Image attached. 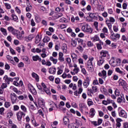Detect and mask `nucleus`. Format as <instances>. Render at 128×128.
<instances>
[{
  "mask_svg": "<svg viewBox=\"0 0 128 128\" xmlns=\"http://www.w3.org/2000/svg\"><path fill=\"white\" fill-rule=\"evenodd\" d=\"M11 16L13 20H14L15 22H16V20H18V16L14 14H12Z\"/></svg>",
  "mask_w": 128,
  "mask_h": 128,
  "instance_id": "79ce46f5",
  "label": "nucleus"
},
{
  "mask_svg": "<svg viewBox=\"0 0 128 128\" xmlns=\"http://www.w3.org/2000/svg\"><path fill=\"white\" fill-rule=\"evenodd\" d=\"M102 16H104V18H108V12H104L102 14Z\"/></svg>",
  "mask_w": 128,
  "mask_h": 128,
  "instance_id": "4d7b16f0",
  "label": "nucleus"
},
{
  "mask_svg": "<svg viewBox=\"0 0 128 128\" xmlns=\"http://www.w3.org/2000/svg\"><path fill=\"white\" fill-rule=\"evenodd\" d=\"M71 56L73 62H76L78 60V56L75 54H72Z\"/></svg>",
  "mask_w": 128,
  "mask_h": 128,
  "instance_id": "cd10ccee",
  "label": "nucleus"
},
{
  "mask_svg": "<svg viewBox=\"0 0 128 128\" xmlns=\"http://www.w3.org/2000/svg\"><path fill=\"white\" fill-rule=\"evenodd\" d=\"M60 22H68V20L64 17H62L60 20Z\"/></svg>",
  "mask_w": 128,
  "mask_h": 128,
  "instance_id": "58836bf2",
  "label": "nucleus"
},
{
  "mask_svg": "<svg viewBox=\"0 0 128 128\" xmlns=\"http://www.w3.org/2000/svg\"><path fill=\"white\" fill-rule=\"evenodd\" d=\"M81 72L84 74V76H86L87 74L86 70V68H82Z\"/></svg>",
  "mask_w": 128,
  "mask_h": 128,
  "instance_id": "774afa93",
  "label": "nucleus"
},
{
  "mask_svg": "<svg viewBox=\"0 0 128 128\" xmlns=\"http://www.w3.org/2000/svg\"><path fill=\"white\" fill-rule=\"evenodd\" d=\"M10 102H6L4 104V106L6 108H10Z\"/></svg>",
  "mask_w": 128,
  "mask_h": 128,
  "instance_id": "de8ad7c7",
  "label": "nucleus"
},
{
  "mask_svg": "<svg viewBox=\"0 0 128 128\" xmlns=\"http://www.w3.org/2000/svg\"><path fill=\"white\" fill-rule=\"evenodd\" d=\"M114 94L116 96H120V90H118V89H116L114 91Z\"/></svg>",
  "mask_w": 128,
  "mask_h": 128,
  "instance_id": "a19ab883",
  "label": "nucleus"
},
{
  "mask_svg": "<svg viewBox=\"0 0 128 128\" xmlns=\"http://www.w3.org/2000/svg\"><path fill=\"white\" fill-rule=\"evenodd\" d=\"M57 69L58 70V71L57 72V74L58 75L62 74V70H61L58 67L57 68Z\"/></svg>",
  "mask_w": 128,
  "mask_h": 128,
  "instance_id": "864d4df0",
  "label": "nucleus"
},
{
  "mask_svg": "<svg viewBox=\"0 0 128 128\" xmlns=\"http://www.w3.org/2000/svg\"><path fill=\"white\" fill-rule=\"evenodd\" d=\"M26 12H30L32 10V5L26 6Z\"/></svg>",
  "mask_w": 128,
  "mask_h": 128,
  "instance_id": "680f3d73",
  "label": "nucleus"
},
{
  "mask_svg": "<svg viewBox=\"0 0 128 128\" xmlns=\"http://www.w3.org/2000/svg\"><path fill=\"white\" fill-rule=\"evenodd\" d=\"M92 84L94 86H98V84H99L98 81V80L96 79L93 80Z\"/></svg>",
  "mask_w": 128,
  "mask_h": 128,
  "instance_id": "3c124183",
  "label": "nucleus"
},
{
  "mask_svg": "<svg viewBox=\"0 0 128 128\" xmlns=\"http://www.w3.org/2000/svg\"><path fill=\"white\" fill-rule=\"evenodd\" d=\"M3 80L5 81L6 84H10V82H14V79L12 78H8L6 75L4 76Z\"/></svg>",
  "mask_w": 128,
  "mask_h": 128,
  "instance_id": "9d476101",
  "label": "nucleus"
},
{
  "mask_svg": "<svg viewBox=\"0 0 128 128\" xmlns=\"http://www.w3.org/2000/svg\"><path fill=\"white\" fill-rule=\"evenodd\" d=\"M106 24L108 26L109 30H112V23H110V20H106Z\"/></svg>",
  "mask_w": 128,
  "mask_h": 128,
  "instance_id": "393cba45",
  "label": "nucleus"
},
{
  "mask_svg": "<svg viewBox=\"0 0 128 128\" xmlns=\"http://www.w3.org/2000/svg\"><path fill=\"white\" fill-rule=\"evenodd\" d=\"M60 82V78H56L55 83L56 84H58Z\"/></svg>",
  "mask_w": 128,
  "mask_h": 128,
  "instance_id": "0e129e2a",
  "label": "nucleus"
},
{
  "mask_svg": "<svg viewBox=\"0 0 128 128\" xmlns=\"http://www.w3.org/2000/svg\"><path fill=\"white\" fill-rule=\"evenodd\" d=\"M122 14L125 16V18H128V12L126 10H124L121 12Z\"/></svg>",
  "mask_w": 128,
  "mask_h": 128,
  "instance_id": "4c0bfd02",
  "label": "nucleus"
},
{
  "mask_svg": "<svg viewBox=\"0 0 128 128\" xmlns=\"http://www.w3.org/2000/svg\"><path fill=\"white\" fill-rule=\"evenodd\" d=\"M82 30L84 32H88V34H92V28L88 24H84L82 27Z\"/></svg>",
  "mask_w": 128,
  "mask_h": 128,
  "instance_id": "7ed1b4c3",
  "label": "nucleus"
},
{
  "mask_svg": "<svg viewBox=\"0 0 128 128\" xmlns=\"http://www.w3.org/2000/svg\"><path fill=\"white\" fill-rule=\"evenodd\" d=\"M115 72H118V74H122V76L126 75V73L120 70V68H115Z\"/></svg>",
  "mask_w": 128,
  "mask_h": 128,
  "instance_id": "f3484780",
  "label": "nucleus"
},
{
  "mask_svg": "<svg viewBox=\"0 0 128 128\" xmlns=\"http://www.w3.org/2000/svg\"><path fill=\"white\" fill-rule=\"evenodd\" d=\"M56 72V68L54 66H52L49 68V72L52 74H55Z\"/></svg>",
  "mask_w": 128,
  "mask_h": 128,
  "instance_id": "2eb2a0df",
  "label": "nucleus"
},
{
  "mask_svg": "<svg viewBox=\"0 0 128 128\" xmlns=\"http://www.w3.org/2000/svg\"><path fill=\"white\" fill-rule=\"evenodd\" d=\"M104 62V60L102 58L100 57L99 60L98 61L97 64L99 66H102Z\"/></svg>",
  "mask_w": 128,
  "mask_h": 128,
  "instance_id": "aec40b11",
  "label": "nucleus"
},
{
  "mask_svg": "<svg viewBox=\"0 0 128 128\" xmlns=\"http://www.w3.org/2000/svg\"><path fill=\"white\" fill-rule=\"evenodd\" d=\"M0 30L4 36H8V32H6V29L1 28Z\"/></svg>",
  "mask_w": 128,
  "mask_h": 128,
  "instance_id": "f704fd0d",
  "label": "nucleus"
},
{
  "mask_svg": "<svg viewBox=\"0 0 128 128\" xmlns=\"http://www.w3.org/2000/svg\"><path fill=\"white\" fill-rule=\"evenodd\" d=\"M94 57H90L88 58V60L86 64V68L87 69V70L89 72H94V64H92V62L94 61Z\"/></svg>",
  "mask_w": 128,
  "mask_h": 128,
  "instance_id": "f257e3e1",
  "label": "nucleus"
},
{
  "mask_svg": "<svg viewBox=\"0 0 128 128\" xmlns=\"http://www.w3.org/2000/svg\"><path fill=\"white\" fill-rule=\"evenodd\" d=\"M20 110V106L18 105H14V110L16 112V110Z\"/></svg>",
  "mask_w": 128,
  "mask_h": 128,
  "instance_id": "6e6d98bb",
  "label": "nucleus"
},
{
  "mask_svg": "<svg viewBox=\"0 0 128 128\" xmlns=\"http://www.w3.org/2000/svg\"><path fill=\"white\" fill-rule=\"evenodd\" d=\"M108 52L107 51L102 50L100 52V56H101L100 58H106V54H108Z\"/></svg>",
  "mask_w": 128,
  "mask_h": 128,
  "instance_id": "6ab92c4d",
  "label": "nucleus"
},
{
  "mask_svg": "<svg viewBox=\"0 0 128 128\" xmlns=\"http://www.w3.org/2000/svg\"><path fill=\"white\" fill-rule=\"evenodd\" d=\"M90 114L92 116H94L96 114V110H94V108H92L90 110Z\"/></svg>",
  "mask_w": 128,
  "mask_h": 128,
  "instance_id": "72a5a7b5",
  "label": "nucleus"
},
{
  "mask_svg": "<svg viewBox=\"0 0 128 128\" xmlns=\"http://www.w3.org/2000/svg\"><path fill=\"white\" fill-rule=\"evenodd\" d=\"M110 38L114 40H116V35H115L114 33L113 32L111 34Z\"/></svg>",
  "mask_w": 128,
  "mask_h": 128,
  "instance_id": "a18cd8bd",
  "label": "nucleus"
},
{
  "mask_svg": "<svg viewBox=\"0 0 128 128\" xmlns=\"http://www.w3.org/2000/svg\"><path fill=\"white\" fill-rule=\"evenodd\" d=\"M96 45L98 50H102V46L104 45V42L102 40H99L98 43H97Z\"/></svg>",
  "mask_w": 128,
  "mask_h": 128,
  "instance_id": "dca6fc26",
  "label": "nucleus"
},
{
  "mask_svg": "<svg viewBox=\"0 0 128 128\" xmlns=\"http://www.w3.org/2000/svg\"><path fill=\"white\" fill-rule=\"evenodd\" d=\"M34 38V36L32 34L29 35L28 37H25V40L28 42V40H32Z\"/></svg>",
  "mask_w": 128,
  "mask_h": 128,
  "instance_id": "c756f323",
  "label": "nucleus"
},
{
  "mask_svg": "<svg viewBox=\"0 0 128 128\" xmlns=\"http://www.w3.org/2000/svg\"><path fill=\"white\" fill-rule=\"evenodd\" d=\"M92 40L94 42H100V40H100V37L98 36L97 35H96L95 36H94L92 38Z\"/></svg>",
  "mask_w": 128,
  "mask_h": 128,
  "instance_id": "a878e982",
  "label": "nucleus"
},
{
  "mask_svg": "<svg viewBox=\"0 0 128 128\" xmlns=\"http://www.w3.org/2000/svg\"><path fill=\"white\" fill-rule=\"evenodd\" d=\"M58 60H60V62H64V54H62V52H59Z\"/></svg>",
  "mask_w": 128,
  "mask_h": 128,
  "instance_id": "ddd939ff",
  "label": "nucleus"
},
{
  "mask_svg": "<svg viewBox=\"0 0 128 128\" xmlns=\"http://www.w3.org/2000/svg\"><path fill=\"white\" fill-rule=\"evenodd\" d=\"M116 128H120L122 126V120L120 118H117L116 120Z\"/></svg>",
  "mask_w": 128,
  "mask_h": 128,
  "instance_id": "f8f14e48",
  "label": "nucleus"
},
{
  "mask_svg": "<svg viewBox=\"0 0 128 128\" xmlns=\"http://www.w3.org/2000/svg\"><path fill=\"white\" fill-rule=\"evenodd\" d=\"M8 30L10 32H11L12 34H14V36H16V34L18 32V30L15 29L14 28V27L12 26L8 28Z\"/></svg>",
  "mask_w": 128,
  "mask_h": 128,
  "instance_id": "423d86ee",
  "label": "nucleus"
},
{
  "mask_svg": "<svg viewBox=\"0 0 128 128\" xmlns=\"http://www.w3.org/2000/svg\"><path fill=\"white\" fill-rule=\"evenodd\" d=\"M24 30H22L21 32L18 30V32L16 34V38L19 40H24Z\"/></svg>",
  "mask_w": 128,
  "mask_h": 128,
  "instance_id": "20e7f679",
  "label": "nucleus"
},
{
  "mask_svg": "<svg viewBox=\"0 0 128 128\" xmlns=\"http://www.w3.org/2000/svg\"><path fill=\"white\" fill-rule=\"evenodd\" d=\"M12 116H14V114L12 112H9L6 114V116L8 118H10Z\"/></svg>",
  "mask_w": 128,
  "mask_h": 128,
  "instance_id": "09e8293b",
  "label": "nucleus"
},
{
  "mask_svg": "<svg viewBox=\"0 0 128 128\" xmlns=\"http://www.w3.org/2000/svg\"><path fill=\"white\" fill-rule=\"evenodd\" d=\"M28 88L29 90L32 94H36V90L32 86V85L30 84L28 85Z\"/></svg>",
  "mask_w": 128,
  "mask_h": 128,
  "instance_id": "1a4fd4ad",
  "label": "nucleus"
},
{
  "mask_svg": "<svg viewBox=\"0 0 128 128\" xmlns=\"http://www.w3.org/2000/svg\"><path fill=\"white\" fill-rule=\"evenodd\" d=\"M94 24L96 30L98 32H100V30H98V22H94Z\"/></svg>",
  "mask_w": 128,
  "mask_h": 128,
  "instance_id": "c9c22d12",
  "label": "nucleus"
},
{
  "mask_svg": "<svg viewBox=\"0 0 128 128\" xmlns=\"http://www.w3.org/2000/svg\"><path fill=\"white\" fill-rule=\"evenodd\" d=\"M87 46H94V44H92V42L91 41H88L87 42Z\"/></svg>",
  "mask_w": 128,
  "mask_h": 128,
  "instance_id": "13d9d810",
  "label": "nucleus"
},
{
  "mask_svg": "<svg viewBox=\"0 0 128 128\" xmlns=\"http://www.w3.org/2000/svg\"><path fill=\"white\" fill-rule=\"evenodd\" d=\"M118 114L120 116H121L122 118H128L126 112L124 110H121L119 112Z\"/></svg>",
  "mask_w": 128,
  "mask_h": 128,
  "instance_id": "9b49d317",
  "label": "nucleus"
},
{
  "mask_svg": "<svg viewBox=\"0 0 128 128\" xmlns=\"http://www.w3.org/2000/svg\"><path fill=\"white\" fill-rule=\"evenodd\" d=\"M80 110H81V112H82V110H84V108H86V104H80Z\"/></svg>",
  "mask_w": 128,
  "mask_h": 128,
  "instance_id": "ea45409f",
  "label": "nucleus"
},
{
  "mask_svg": "<svg viewBox=\"0 0 128 128\" xmlns=\"http://www.w3.org/2000/svg\"><path fill=\"white\" fill-rule=\"evenodd\" d=\"M10 98H11L12 104H16L18 98H16V94L13 92L11 93Z\"/></svg>",
  "mask_w": 128,
  "mask_h": 128,
  "instance_id": "0eeeda50",
  "label": "nucleus"
},
{
  "mask_svg": "<svg viewBox=\"0 0 128 128\" xmlns=\"http://www.w3.org/2000/svg\"><path fill=\"white\" fill-rule=\"evenodd\" d=\"M25 116H26V114H24V112L22 111H19L16 114L18 120L19 122H20V120H22V118H24Z\"/></svg>",
  "mask_w": 128,
  "mask_h": 128,
  "instance_id": "39448f33",
  "label": "nucleus"
},
{
  "mask_svg": "<svg viewBox=\"0 0 128 128\" xmlns=\"http://www.w3.org/2000/svg\"><path fill=\"white\" fill-rule=\"evenodd\" d=\"M32 76L34 78H35L37 82H40V77H38V75L34 72L32 74Z\"/></svg>",
  "mask_w": 128,
  "mask_h": 128,
  "instance_id": "4be33fe9",
  "label": "nucleus"
},
{
  "mask_svg": "<svg viewBox=\"0 0 128 128\" xmlns=\"http://www.w3.org/2000/svg\"><path fill=\"white\" fill-rule=\"evenodd\" d=\"M88 104L89 106H92L94 104V102L92 100H88Z\"/></svg>",
  "mask_w": 128,
  "mask_h": 128,
  "instance_id": "49530a36",
  "label": "nucleus"
},
{
  "mask_svg": "<svg viewBox=\"0 0 128 128\" xmlns=\"http://www.w3.org/2000/svg\"><path fill=\"white\" fill-rule=\"evenodd\" d=\"M118 84L119 86H126V82L124 80L120 79Z\"/></svg>",
  "mask_w": 128,
  "mask_h": 128,
  "instance_id": "4468645a",
  "label": "nucleus"
},
{
  "mask_svg": "<svg viewBox=\"0 0 128 128\" xmlns=\"http://www.w3.org/2000/svg\"><path fill=\"white\" fill-rule=\"evenodd\" d=\"M63 16L64 14H62V13H59L56 14V18H62V16Z\"/></svg>",
  "mask_w": 128,
  "mask_h": 128,
  "instance_id": "e2e57ef3",
  "label": "nucleus"
},
{
  "mask_svg": "<svg viewBox=\"0 0 128 128\" xmlns=\"http://www.w3.org/2000/svg\"><path fill=\"white\" fill-rule=\"evenodd\" d=\"M78 14L80 16V18H81L84 16V14L82 12H79Z\"/></svg>",
  "mask_w": 128,
  "mask_h": 128,
  "instance_id": "603ef678",
  "label": "nucleus"
},
{
  "mask_svg": "<svg viewBox=\"0 0 128 128\" xmlns=\"http://www.w3.org/2000/svg\"><path fill=\"white\" fill-rule=\"evenodd\" d=\"M112 62L110 63V64H111L112 66H118L120 64V62H122L120 58L112 57Z\"/></svg>",
  "mask_w": 128,
  "mask_h": 128,
  "instance_id": "f03ea898",
  "label": "nucleus"
},
{
  "mask_svg": "<svg viewBox=\"0 0 128 128\" xmlns=\"http://www.w3.org/2000/svg\"><path fill=\"white\" fill-rule=\"evenodd\" d=\"M102 32L104 34H108V28L106 26L104 27L102 29Z\"/></svg>",
  "mask_w": 128,
  "mask_h": 128,
  "instance_id": "37998d69",
  "label": "nucleus"
},
{
  "mask_svg": "<svg viewBox=\"0 0 128 128\" xmlns=\"http://www.w3.org/2000/svg\"><path fill=\"white\" fill-rule=\"evenodd\" d=\"M32 60L34 62H36L38 60L39 62H42V58L38 55L33 56Z\"/></svg>",
  "mask_w": 128,
  "mask_h": 128,
  "instance_id": "412c9836",
  "label": "nucleus"
},
{
  "mask_svg": "<svg viewBox=\"0 0 128 128\" xmlns=\"http://www.w3.org/2000/svg\"><path fill=\"white\" fill-rule=\"evenodd\" d=\"M15 10L16 12H17V14H20L22 12L20 11V8H18V7L16 6L15 8Z\"/></svg>",
  "mask_w": 128,
  "mask_h": 128,
  "instance_id": "052dcab7",
  "label": "nucleus"
},
{
  "mask_svg": "<svg viewBox=\"0 0 128 128\" xmlns=\"http://www.w3.org/2000/svg\"><path fill=\"white\" fill-rule=\"evenodd\" d=\"M4 4L6 10H10V8H12V6H10V4L6 2H4Z\"/></svg>",
  "mask_w": 128,
  "mask_h": 128,
  "instance_id": "2f4dec72",
  "label": "nucleus"
},
{
  "mask_svg": "<svg viewBox=\"0 0 128 128\" xmlns=\"http://www.w3.org/2000/svg\"><path fill=\"white\" fill-rule=\"evenodd\" d=\"M42 87L43 88V90L45 92L48 94V96H50V90H48V88H46V85L44 84V83L42 82L41 84Z\"/></svg>",
  "mask_w": 128,
  "mask_h": 128,
  "instance_id": "6e6552de",
  "label": "nucleus"
},
{
  "mask_svg": "<svg viewBox=\"0 0 128 128\" xmlns=\"http://www.w3.org/2000/svg\"><path fill=\"white\" fill-rule=\"evenodd\" d=\"M10 90H13V92H16V94H20V91H18V88L12 86H10Z\"/></svg>",
  "mask_w": 128,
  "mask_h": 128,
  "instance_id": "5701e85b",
  "label": "nucleus"
},
{
  "mask_svg": "<svg viewBox=\"0 0 128 128\" xmlns=\"http://www.w3.org/2000/svg\"><path fill=\"white\" fill-rule=\"evenodd\" d=\"M111 114L113 118H116V111H112Z\"/></svg>",
  "mask_w": 128,
  "mask_h": 128,
  "instance_id": "69168bd1",
  "label": "nucleus"
},
{
  "mask_svg": "<svg viewBox=\"0 0 128 128\" xmlns=\"http://www.w3.org/2000/svg\"><path fill=\"white\" fill-rule=\"evenodd\" d=\"M50 60H51V62H52L54 64H58V59L54 58L52 56H50Z\"/></svg>",
  "mask_w": 128,
  "mask_h": 128,
  "instance_id": "b1692460",
  "label": "nucleus"
},
{
  "mask_svg": "<svg viewBox=\"0 0 128 128\" xmlns=\"http://www.w3.org/2000/svg\"><path fill=\"white\" fill-rule=\"evenodd\" d=\"M40 10H42V12H46V8L44 6H42L40 8Z\"/></svg>",
  "mask_w": 128,
  "mask_h": 128,
  "instance_id": "338daca9",
  "label": "nucleus"
},
{
  "mask_svg": "<svg viewBox=\"0 0 128 128\" xmlns=\"http://www.w3.org/2000/svg\"><path fill=\"white\" fill-rule=\"evenodd\" d=\"M113 30L115 32H118V28L116 26H113Z\"/></svg>",
  "mask_w": 128,
  "mask_h": 128,
  "instance_id": "bf43d9fd",
  "label": "nucleus"
},
{
  "mask_svg": "<svg viewBox=\"0 0 128 128\" xmlns=\"http://www.w3.org/2000/svg\"><path fill=\"white\" fill-rule=\"evenodd\" d=\"M78 88H82V81L81 80H80L78 81Z\"/></svg>",
  "mask_w": 128,
  "mask_h": 128,
  "instance_id": "5fc2aeb1",
  "label": "nucleus"
},
{
  "mask_svg": "<svg viewBox=\"0 0 128 128\" xmlns=\"http://www.w3.org/2000/svg\"><path fill=\"white\" fill-rule=\"evenodd\" d=\"M89 16L91 18H98V13H90Z\"/></svg>",
  "mask_w": 128,
  "mask_h": 128,
  "instance_id": "a211bd4d",
  "label": "nucleus"
},
{
  "mask_svg": "<svg viewBox=\"0 0 128 128\" xmlns=\"http://www.w3.org/2000/svg\"><path fill=\"white\" fill-rule=\"evenodd\" d=\"M62 48L64 52H66L68 50V46L66 44H63L62 47Z\"/></svg>",
  "mask_w": 128,
  "mask_h": 128,
  "instance_id": "473e14b6",
  "label": "nucleus"
},
{
  "mask_svg": "<svg viewBox=\"0 0 128 128\" xmlns=\"http://www.w3.org/2000/svg\"><path fill=\"white\" fill-rule=\"evenodd\" d=\"M83 86L86 88H88V86H90V82H88L86 81H84Z\"/></svg>",
  "mask_w": 128,
  "mask_h": 128,
  "instance_id": "c03bdc74",
  "label": "nucleus"
},
{
  "mask_svg": "<svg viewBox=\"0 0 128 128\" xmlns=\"http://www.w3.org/2000/svg\"><path fill=\"white\" fill-rule=\"evenodd\" d=\"M50 40V38L47 36H45L43 39L44 42H48Z\"/></svg>",
  "mask_w": 128,
  "mask_h": 128,
  "instance_id": "e433bc0d",
  "label": "nucleus"
},
{
  "mask_svg": "<svg viewBox=\"0 0 128 128\" xmlns=\"http://www.w3.org/2000/svg\"><path fill=\"white\" fill-rule=\"evenodd\" d=\"M20 108L23 112H26V108L24 106L22 105L20 106Z\"/></svg>",
  "mask_w": 128,
  "mask_h": 128,
  "instance_id": "8fccbe9b",
  "label": "nucleus"
},
{
  "mask_svg": "<svg viewBox=\"0 0 128 128\" xmlns=\"http://www.w3.org/2000/svg\"><path fill=\"white\" fill-rule=\"evenodd\" d=\"M42 40V36L38 35L36 38V44H38Z\"/></svg>",
  "mask_w": 128,
  "mask_h": 128,
  "instance_id": "c85d7f7f",
  "label": "nucleus"
},
{
  "mask_svg": "<svg viewBox=\"0 0 128 128\" xmlns=\"http://www.w3.org/2000/svg\"><path fill=\"white\" fill-rule=\"evenodd\" d=\"M117 102H118V104H122V102H126V99H123L122 98L119 97L117 99Z\"/></svg>",
  "mask_w": 128,
  "mask_h": 128,
  "instance_id": "bb28decb",
  "label": "nucleus"
},
{
  "mask_svg": "<svg viewBox=\"0 0 128 128\" xmlns=\"http://www.w3.org/2000/svg\"><path fill=\"white\" fill-rule=\"evenodd\" d=\"M64 124H68L70 123V120H68V117L64 116Z\"/></svg>",
  "mask_w": 128,
  "mask_h": 128,
  "instance_id": "7c9ffc66",
  "label": "nucleus"
}]
</instances>
